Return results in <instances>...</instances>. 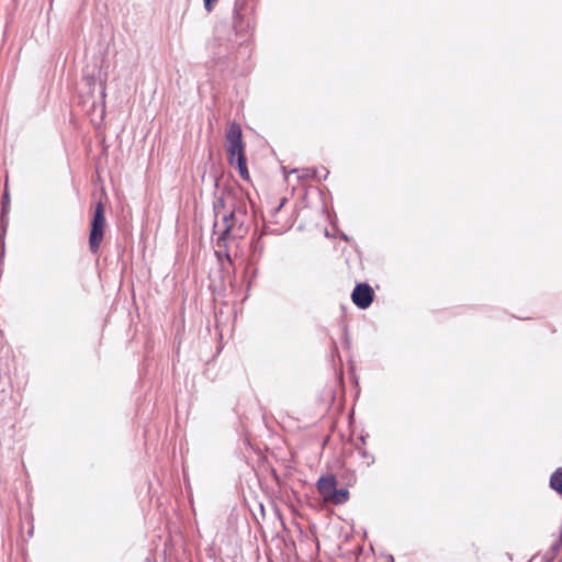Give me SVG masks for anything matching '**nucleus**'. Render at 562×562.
<instances>
[{
  "mask_svg": "<svg viewBox=\"0 0 562 562\" xmlns=\"http://www.w3.org/2000/svg\"><path fill=\"white\" fill-rule=\"evenodd\" d=\"M224 229L217 238V246L221 247L228 238H243L248 232L250 217L244 202L234 205L229 214L223 216Z\"/></svg>",
  "mask_w": 562,
  "mask_h": 562,
  "instance_id": "nucleus-1",
  "label": "nucleus"
},
{
  "mask_svg": "<svg viewBox=\"0 0 562 562\" xmlns=\"http://www.w3.org/2000/svg\"><path fill=\"white\" fill-rule=\"evenodd\" d=\"M226 150L228 160L232 166H235L241 178H248V169L245 157L244 143L241 138L240 125L232 122L226 131Z\"/></svg>",
  "mask_w": 562,
  "mask_h": 562,
  "instance_id": "nucleus-2",
  "label": "nucleus"
},
{
  "mask_svg": "<svg viewBox=\"0 0 562 562\" xmlns=\"http://www.w3.org/2000/svg\"><path fill=\"white\" fill-rule=\"evenodd\" d=\"M104 206L99 202L95 206L93 218L91 222V229L89 236V247L91 252H98L101 241L103 239L104 227H105Z\"/></svg>",
  "mask_w": 562,
  "mask_h": 562,
  "instance_id": "nucleus-3",
  "label": "nucleus"
},
{
  "mask_svg": "<svg viewBox=\"0 0 562 562\" xmlns=\"http://www.w3.org/2000/svg\"><path fill=\"white\" fill-rule=\"evenodd\" d=\"M232 25L237 33L246 32L251 26L246 0H235Z\"/></svg>",
  "mask_w": 562,
  "mask_h": 562,
  "instance_id": "nucleus-4",
  "label": "nucleus"
},
{
  "mask_svg": "<svg viewBox=\"0 0 562 562\" xmlns=\"http://www.w3.org/2000/svg\"><path fill=\"white\" fill-rule=\"evenodd\" d=\"M351 299L359 308H368L373 301V290L366 283L357 284L352 291Z\"/></svg>",
  "mask_w": 562,
  "mask_h": 562,
  "instance_id": "nucleus-5",
  "label": "nucleus"
},
{
  "mask_svg": "<svg viewBox=\"0 0 562 562\" xmlns=\"http://www.w3.org/2000/svg\"><path fill=\"white\" fill-rule=\"evenodd\" d=\"M336 486L337 480L331 474L321 476L317 481V491L323 496L324 501L328 498Z\"/></svg>",
  "mask_w": 562,
  "mask_h": 562,
  "instance_id": "nucleus-6",
  "label": "nucleus"
},
{
  "mask_svg": "<svg viewBox=\"0 0 562 562\" xmlns=\"http://www.w3.org/2000/svg\"><path fill=\"white\" fill-rule=\"evenodd\" d=\"M348 499H349L348 490L347 488H337V486H336L325 502L334 504V505H341V504H345Z\"/></svg>",
  "mask_w": 562,
  "mask_h": 562,
  "instance_id": "nucleus-7",
  "label": "nucleus"
},
{
  "mask_svg": "<svg viewBox=\"0 0 562 562\" xmlns=\"http://www.w3.org/2000/svg\"><path fill=\"white\" fill-rule=\"evenodd\" d=\"M550 487L562 495V469L554 471L550 477Z\"/></svg>",
  "mask_w": 562,
  "mask_h": 562,
  "instance_id": "nucleus-8",
  "label": "nucleus"
},
{
  "mask_svg": "<svg viewBox=\"0 0 562 562\" xmlns=\"http://www.w3.org/2000/svg\"><path fill=\"white\" fill-rule=\"evenodd\" d=\"M322 171L323 172H318L317 169H313V170L306 169V170H304V175H300L299 177L300 178L311 177V178H314V179H317V180H321L322 178L325 179L327 177V175H328V171L325 168H323Z\"/></svg>",
  "mask_w": 562,
  "mask_h": 562,
  "instance_id": "nucleus-9",
  "label": "nucleus"
},
{
  "mask_svg": "<svg viewBox=\"0 0 562 562\" xmlns=\"http://www.w3.org/2000/svg\"><path fill=\"white\" fill-rule=\"evenodd\" d=\"M3 199H4V202H3V206H2V215H4L5 213L9 212V194L8 192H4L3 194Z\"/></svg>",
  "mask_w": 562,
  "mask_h": 562,
  "instance_id": "nucleus-10",
  "label": "nucleus"
},
{
  "mask_svg": "<svg viewBox=\"0 0 562 562\" xmlns=\"http://www.w3.org/2000/svg\"><path fill=\"white\" fill-rule=\"evenodd\" d=\"M561 544H562V531H561V533H560V537H559L558 541H555V542L552 544V547H551L552 551H553L554 553H555V552H558V551L560 550V548H561Z\"/></svg>",
  "mask_w": 562,
  "mask_h": 562,
  "instance_id": "nucleus-11",
  "label": "nucleus"
},
{
  "mask_svg": "<svg viewBox=\"0 0 562 562\" xmlns=\"http://www.w3.org/2000/svg\"><path fill=\"white\" fill-rule=\"evenodd\" d=\"M204 2V8L207 12H211L213 10V7H214V3L216 2V0H203Z\"/></svg>",
  "mask_w": 562,
  "mask_h": 562,
  "instance_id": "nucleus-12",
  "label": "nucleus"
},
{
  "mask_svg": "<svg viewBox=\"0 0 562 562\" xmlns=\"http://www.w3.org/2000/svg\"><path fill=\"white\" fill-rule=\"evenodd\" d=\"M224 257L228 262H232V257L227 251L224 252Z\"/></svg>",
  "mask_w": 562,
  "mask_h": 562,
  "instance_id": "nucleus-13",
  "label": "nucleus"
},
{
  "mask_svg": "<svg viewBox=\"0 0 562 562\" xmlns=\"http://www.w3.org/2000/svg\"><path fill=\"white\" fill-rule=\"evenodd\" d=\"M216 255H217L218 259L221 260V258H222L221 251H216Z\"/></svg>",
  "mask_w": 562,
  "mask_h": 562,
  "instance_id": "nucleus-14",
  "label": "nucleus"
}]
</instances>
